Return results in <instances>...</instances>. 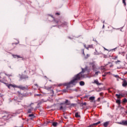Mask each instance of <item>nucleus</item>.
<instances>
[{
    "label": "nucleus",
    "mask_w": 127,
    "mask_h": 127,
    "mask_svg": "<svg viewBox=\"0 0 127 127\" xmlns=\"http://www.w3.org/2000/svg\"><path fill=\"white\" fill-rule=\"evenodd\" d=\"M86 71H88V66H86L85 68H82V71L79 73V74L81 73V75H83V77L80 78V80L82 79V78H85V75L84 74H83V73H85Z\"/></svg>",
    "instance_id": "f03ea898"
},
{
    "label": "nucleus",
    "mask_w": 127,
    "mask_h": 127,
    "mask_svg": "<svg viewBox=\"0 0 127 127\" xmlns=\"http://www.w3.org/2000/svg\"><path fill=\"white\" fill-rule=\"evenodd\" d=\"M126 113L127 114V112H126Z\"/></svg>",
    "instance_id": "13d9d810"
},
{
    "label": "nucleus",
    "mask_w": 127,
    "mask_h": 127,
    "mask_svg": "<svg viewBox=\"0 0 127 127\" xmlns=\"http://www.w3.org/2000/svg\"><path fill=\"white\" fill-rule=\"evenodd\" d=\"M98 100H100V98H98Z\"/></svg>",
    "instance_id": "4d7b16f0"
},
{
    "label": "nucleus",
    "mask_w": 127,
    "mask_h": 127,
    "mask_svg": "<svg viewBox=\"0 0 127 127\" xmlns=\"http://www.w3.org/2000/svg\"><path fill=\"white\" fill-rule=\"evenodd\" d=\"M104 49H105V50H107V49H106V48H104Z\"/></svg>",
    "instance_id": "5fc2aeb1"
},
{
    "label": "nucleus",
    "mask_w": 127,
    "mask_h": 127,
    "mask_svg": "<svg viewBox=\"0 0 127 127\" xmlns=\"http://www.w3.org/2000/svg\"><path fill=\"white\" fill-rule=\"evenodd\" d=\"M123 82H122V86L123 87H126L127 86V81L126 79H122Z\"/></svg>",
    "instance_id": "0eeeda50"
},
{
    "label": "nucleus",
    "mask_w": 127,
    "mask_h": 127,
    "mask_svg": "<svg viewBox=\"0 0 127 127\" xmlns=\"http://www.w3.org/2000/svg\"><path fill=\"white\" fill-rule=\"evenodd\" d=\"M108 72H105V73L102 75V77H106L108 75Z\"/></svg>",
    "instance_id": "bb28decb"
},
{
    "label": "nucleus",
    "mask_w": 127,
    "mask_h": 127,
    "mask_svg": "<svg viewBox=\"0 0 127 127\" xmlns=\"http://www.w3.org/2000/svg\"><path fill=\"white\" fill-rule=\"evenodd\" d=\"M56 14L57 15H60V13H58V12L56 13Z\"/></svg>",
    "instance_id": "ea45409f"
},
{
    "label": "nucleus",
    "mask_w": 127,
    "mask_h": 127,
    "mask_svg": "<svg viewBox=\"0 0 127 127\" xmlns=\"http://www.w3.org/2000/svg\"><path fill=\"white\" fill-rule=\"evenodd\" d=\"M93 45H89L86 48V49H87V50H89V48H93Z\"/></svg>",
    "instance_id": "ddd939ff"
},
{
    "label": "nucleus",
    "mask_w": 127,
    "mask_h": 127,
    "mask_svg": "<svg viewBox=\"0 0 127 127\" xmlns=\"http://www.w3.org/2000/svg\"><path fill=\"white\" fill-rule=\"evenodd\" d=\"M92 83L93 84H96V85H97V86H100L102 85V83L99 82V81L98 80V79L95 80L94 82H93Z\"/></svg>",
    "instance_id": "6e6552de"
},
{
    "label": "nucleus",
    "mask_w": 127,
    "mask_h": 127,
    "mask_svg": "<svg viewBox=\"0 0 127 127\" xmlns=\"http://www.w3.org/2000/svg\"><path fill=\"white\" fill-rule=\"evenodd\" d=\"M113 64L110 65V68H111V67H113Z\"/></svg>",
    "instance_id": "a18cd8bd"
},
{
    "label": "nucleus",
    "mask_w": 127,
    "mask_h": 127,
    "mask_svg": "<svg viewBox=\"0 0 127 127\" xmlns=\"http://www.w3.org/2000/svg\"><path fill=\"white\" fill-rule=\"evenodd\" d=\"M102 91V89L99 88L98 90H97V92H101Z\"/></svg>",
    "instance_id": "f704fd0d"
},
{
    "label": "nucleus",
    "mask_w": 127,
    "mask_h": 127,
    "mask_svg": "<svg viewBox=\"0 0 127 127\" xmlns=\"http://www.w3.org/2000/svg\"><path fill=\"white\" fill-rule=\"evenodd\" d=\"M113 60H117L118 59V56L113 58Z\"/></svg>",
    "instance_id": "7c9ffc66"
},
{
    "label": "nucleus",
    "mask_w": 127,
    "mask_h": 127,
    "mask_svg": "<svg viewBox=\"0 0 127 127\" xmlns=\"http://www.w3.org/2000/svg\"><path fill=\"white\" fill-rule=\"evenodd\" d=\"M64 104H66L67 106H70V105H71V102L66 99L64 102Z\"/></svg>",
    "instance_id": "9b49d317"
},
{
    "label": "nucleus",
    "mask_w": 127,
    "mask_h": 127,
    "mask_svg": "<svg viewBox=\"0 0 127 127\" xmlns=\"http://www.w3.org/2000/svg\"><path fill=\"white\" fill-rule=\"evenodd\" d=\"M54 21H55V22H56V23H57V24H58V23H59V22H60V21L59 20L54 19Z\"/></svg>",
    "instance_id": "a878e982"
},
{
    "label": "nucleus",
    "mask_w": 127,
    "mask_h": 127,
    "mask_svg": "<svg viewBox=\"0 0 127 127\" xmlns=\"http://www.w3.org/2000/svg\"><path fill=\"white\" fill-rule=\"evenodd\" d=\"M103 94H104V93H103V92H101L100 93V96H103Z\"/></svg>",
    "instance_id": "a19ab883"
},
{
    "label": "nucleus",
    "mask_w": 127,
    "mask_h": 127,
    "mask_svg": "<svg viewBox=\"0 0 127 127\" xmlns=\"http://www.w3.org/2000/svg\"><path fill=\"white\" fill-rule=\"evenodd\" d=\"M123 103H127V99H126V98L123 99Z\"/></svg>",
    "instance_id": "c85d7f7f"
},
{
    "label": "nucleus",
    "mask_w": 127,
    "mask_h": 127,
    "mask_svg": "<svg viewBox=\"0 0 127 127\" xmlns=\"http://www.w3.org/2000/svg\"><path fill=\"white\" fill-rule=\"evenodd\" d=\"M96 52L94 53L95 55H99L100 54L96 50H95Z\"/></svg>",
    "instance_id": "cd10ccee"
},
{
    "label": "nucleus",
    "mask_w": 127,
    "mask_h": 127,
    "mask_svg": "<svg viewBox=\"0 0 127 127\" xmlns=\"http://www.w3.org/2000/svg\"><path fill=\"white\" fill-rule=\"evenodd\" d=\"M104 26H105V25H103V28H104Z\"/></svg>",
    "instance_id": "3c124183"
},
{
    "label": "nucleus",
    "mask_w": 127,
    "mask_h": 127,
    "mask_svg": "<svg viewBox=\"0 0 127 127\" xmlns=\"http://www.w3.org/2000/svg\"><path fill=\"white\" fill-rule=\"evenodd\" d=\"M123 3H124V5H127V3H126V0H123Z\"/></svg>",
    "instance_id": "c756f323"
},
{
    "label": "nucleus",
    "mask_w": 127,
    "mask_h": 127,
    "mask_svg": "<svg viewBox=\"0 0 127 127\" xmlns=\"http://www.w3.org/2000/svg\"><path fill=\"white\" fill-rule=\"evenodd\" d=\"M64 24H67V23H66V22H64Z\"/></svg>",
    "instance_id": "8fccbe9b"
},
{
    "label": "nucleus",
    "mask_w": 127,
    "mask_h": 127,
    "mask_svg": "<svg viewBox=\"0 0 127 127\" xmlns=\"http://www.w3.org/2000/svg\"><path fill=\"white\" fill-rule=\"evenodd\" d=\"M79 85L80 86H84L85 85V82L83 81H80Z\"/></svg>",
    "instance_id": "4468645a"
},
{
    "label": "nucleus",
    "mask_w": 127,
    "mask_h": 127,
    "mask_svg": "<svg viewBox=\"0 0 127 127\" xmlns=\"http://www.w3.org/2000/svg\"><path fill=\"white\" fill-rule=\"evenodd\" d=\"M98 69H100V70H105V66H101L100 67H98Z\"/></svg>",
    "instance_id": "393cba45"
},
{
    "label": "nucleus",
    "mask_w": 127,
    "mask_h": 127,
    "mask_svg": "<svg viewBox=\"0 0 127 127\" xmlns=\"http://www.w3.org/2000/svg\"><path fill=\"white\" fill-rule=\"evenodd\" d=\"M53 93H54V91L52 90Z\"/></svg>",
    "instance_id": "864d4df0"
},
{
    "label": "nucleus",
    "mask_w": 127,
    "mask_h": 127,
    "mask_svg": "<svg viewBox=\"0 0 127 127\" xmlns=\"http://www.w3.org/2000/svg\"><path fill=\"white\" fill-rule=\"evenodd\" d=\"M70 106H71V107H74V106H75L74 104H70Z\"/></svg>",
    "instance_id": "c9c22d12"
},
{
    "label": "nucleus",
    "mask_w": 127,
    "mask_h": 127,
    "mask_svg": "<svg viewBox=\"0 0 127 127\" xmlns=\"http://www.w3.org/2000/svg\"><path fill=\"white\" fill-rule=\"evenodd\" d=\"M116 96L117 97L118 99H121L122 97H121V94H116Z\"/></svg>",
    "instance_id": "aec40b11"
},
{
    "label": "nucleus",
    "mask_w": 127,
    "mask_h": 127,
    "mask_svg": "<svg viewBox=\"0 0 127 127\" xmlns=\"http://www.w3.org/2000/svg\"><path fill=\"white\" fill-rule=\"evenodd\" d=\"M89 100L90 101H94V100H95V97L91 96V97H89Z\"/></svg>",
    "instance_id": "6ab92c4d"
},
{
    "label": "nucleus",
    "mask_w": 127,
    "mask_h": 127,
    "mask_svg": "<svg viewBox=\"0 0 127 127\" xmlns=\"http://www.w3.org/2000/svg\"><path fill=\"white\" fill-rule=\"evenodd\" d=\"M100 124H101V122L99 121L98 122H97L96 123H94L92 125H90L88 127H94V126H98V125H100Z\"/></svg>",
    "instance_id": "9d476101"
},
{
    "label": "nucleus",
    "mask_w": 127,
    "mask_h": 127,
    "mask_svg": "<svg viewBox=\"0 0 127 127\" xmlns=\"http://www.w3.org/2000/svg\"><path fill=\"white\" fill-rule=\"evenodd\" d=\"M8 89H10V87H12V88H17V86L16 85H13L12 84H9L8 85H7Z\"/></svg>",
    "instance_id": "1a4fd4ad"
},
{
    "label": "nucleus",
    "mask_w": 127,
    "mask_h": 127,
    "mask_svg": "<svg viewBox=\"0 0 127 127\" xmlns=\"http://www.w3.org/2000/svg\"><path fill=\"white\" fill-rule=\"evenodd\" d=\"M116 103L118 105H121V100L120 99L116 100Z\"/></svg>",
    "instance_id": "4be33fe9"
},
{
    "label": "nucleus",
    "mask_w": 127,
    "mask_h": 127,
    "mask_svg": "<svg viewBox=\"0 0 127 127\" xmlns=\"http://www.w3.org/2000/svg\"><path fill=\"white\" fill-rule=\"evenodd\" d=\"M82 77H84V76L81 74V73H78L74 76V79L70 81V82L65 83L64 84V85L66 86V89H69V88H70V84H74V83H77V81H80Z\"/></svg>",
    "instance_id": "f257e3e1"
},
{
    "label": "nucleus",
    "mask_w": 127,
    "mask_h": 127,
    "mask_svg": "<svg viewBox=\"0 0 127 127\" xmlns=\"http://www.w3.org/2000/svg\"><path fill=\"white\" fill-rule=\"evenodd\" d=\"M57 125H58V123H57V122H54L53 123V127H57Z\"/></svg>",
    "instance_id": "412c9836"
},
{
    "label": "nucleus",
    "mask_w": 127,
    "mask_h": 127,
    "mask_svg": "<svg viewBox=\"0 0 127 127\" xmlns=\"http://www.w3.org/2000/svg\"><path fill=\"white\" fill-rule=\"evenodd\" d=\"M17 88H18V89H20V90H26V89H27V87H25V86H23L22 85H19L17 86Z\"/></svg>",
    "instance_id": "39448f33"
},
{
    "label": "nucleus",
    "mask_w": 127,
    "mask_h": 127,
    "mask_svg": "<svg viewBox=\"0 0 127 127\" xmlns=\"http://www.w3.org/2000/svg\"><path fill=\"white\" fill-rule=\"evenodd\" d=\"M61 86H62V84H60L58 85V87H61Z\"/></svg>",
    "instance_id": "37998d69"
},
{
    "label": "nucleus",
    "mask_w": 127,
    "mask_h": 127,
    "mask_svg": "<svg viewBox=\"0 0 127 127\" xmlns=\"http://www.w3.org/2000/svg\"><path fill=\"white\" fill-rule=\"evenodd\" d=\"M63 110V106H61L60 108V111H62Z\"/></svg>",
    "instance_id": "473e14b6"
},
{
    "label": "nucleus",
    "mask_w": 127,
    "mask_h": 127,
    "mask_svg": "<svg viewBox=\"0 0 127 127\" xmlns=\"http://www.w3.org/2000/svg\"><path fill=\"white\" fill-rule=\"evenodd\" d=\"M64 119H67V117H64Z\"/></svg>",
    "instance_id": "09e8293b"
},
{
    "label": "nucleus",
    "mask_w": 127,
    "mask_h": 127,
    "mask_svg": "<svg viewBox=\"0 0 127 127\" xmlns=\"http://www.w3.org/2000/svg\"><path fill=\"white\" fill-rule=\"evenodd\" d=\"M13 57H14V58H16L17 57L16 55H13Z\"/></svg>",
    "instance_id": "79ce46f5"
},
{
    "label": "nucleus",
    "mask_w": 127,
    "mask_h": 127,
    "mask_svg": "<svg viewBox=\"0 0 127 127\" xmlns=\"http://www.w3.org/2000/svg\"><path fill=\"white\" fill-rule=\"evenodd\" d=\"M29 118H31V120H32L33 119H34V118H35V116H34V114H33L29 115Z\"/></svg>",
    "instance_id": "f8f14e48"
},
{
    "label": "nucleus",
    "mask_w": 127,
    "mask_h": 127,
    "mask_svg": "<svg viewBox=\"0 0 127 127\" xmlns=\"http://www.w3.org/2000/svg\"><path fill=\"white\" fill-rule=\"evenodd\" d=\"M90 65H92V70H93V71H97V69H99V68H97V66H96L95 62L90 63Z\"/></svg>",
    "instance_id": "7ed1b4c3"
},
{
    "label": "nucleus",
    "mask_w": 127,
    "mask_h": 127,
    "mask_svg": "<svg viewBox=\"0 0 127 127\" xmlns=\"http://www.w3.org/2000/svg\"><path fill=\"white\" fill-rule=\"evenodd\" d=\"M119 125H122V126H127V121H123L122 122H118Z\"/></svg>",
    "instance_id": "423d86ee"
},
{
    "label": "nucleus",
    "mask_w": 127,
    "mask_h": 127,
    "mask_svg": "<svg viewBox=\"0 0 127 127\" xmlns=\"http://www.w3.org/2000/svg\"><path fill=\"white\" fill-rule=\"evenodd\" d=\"M15 56H17V58H22V57L18 55Z\"/></svg>",
    "instance_id": "e433bc0d"
},
{
    "label": "nucleus",
    "mask_w": 127,
    "mask_h": 127,
    "mask_svg": "<svg viewBox=\"0 0 127 127\" xmlns=\"http://www.w3.org/2000/svg\"><path fill=\"white\" fill-rule=\"evenodd\" d=\"M75 118H80L81 116L79 115V113L78 112L75 113Z\"/></svg>",
    "instance_id": "dca6fc26"
},
{
    "label": "nucleus",
    "mask_w": 127,
    "mask_h": 127,
    "mask_svg": "<svg viewBox=\"0 0 127 127\" xmlns=\"http://www.w3.org/2000/svg\"><path fill=\"white\" fill-rule=\"evenodd\" d=\"M36 96H41V94H36Z\"/></svg>",
    "instance_id": "49530a36"
},
{
    "label": "nucleus",
    "mask_w": 127,
    "mask_h": 127,
    "mask_svg": "<svg viewBox=\"0 0 127 127\" xmlns=\"http://www.w3.org/2000/svg\"><path fill=\"white\" fill-rule=\"evenodd\" d=\"M121 63V61L118 60L117 61L115 62V64H118V63Z\"/></svg>",
    "instance_id": "2f4dec72"
},
{
    "label": "nucleus",
    "mask_w": 127,
    "mask_h": 127,
    "mask_svg": "<svg viewBox=\"0 0 127 127\" xmlns=\"http://www.w3.org/2000/svg\"><path fill=\"white\" fill-rule=\"evenodd\" d=\"M33 103H32V104H31L30 105V106H31V105H32Z\"/></svg>",
    "instance_id": "603ef678"
},
{
    "label": "nucleus",
    "mask_w": 127,
    "mask_h": 127,
    "mask_svg": "<svg viewBox=\"0 0 127 127\" xmlns=\"http://www.w3.org/2000/svg\"><path fill=\"white\" fill-rule=\"evenodd\" d=\"M83 106H87V103L84 102L80 104V107H83Z\"/></svg>",
    "instance_id": "a211bd4d"
},
{
    "label": "nucleus",
    "mask_w": 127,
    "mask_h": 127,
    "mask_svg": "<svg viewBox=\"0 0 127 127\" xmlns=\"http://www.w3.org/2000/svg\"><path fill=\"white\" fill-rule=\"evenodd\" d=\"M14 99L15 101H17V102H20L19 99H16L15 98H14Z\"/></svg>",
    "instance_id": "72a5a7b5"
},
{
    "label": "nucleus",
    "mask_w": 127,
    "mask_h": 127,
    "mask_svg": "<svg viewBox=\"0 0 127 127\" xmlns=\"http://www.w3.org/2000/svg\"><path fill=\"white\" fill-rule=\"evenodd\" d=\"M33 110V108H31V109H28V114H31V112H32Z\"/></svg>",
    "instance_id": "2eb2a0df"
},
{
    "label": "nucleus",
    "mask_w": 127,
    "mask_h": 127,
    "mask_svg": "<svg viewBox=\"0 0 127 127\" xmlns=\"http://www.w3.org/2000/svg\"><path fill=\"white\" fill-rule=\"evenodd\" d=\"M13 44H14V43H13V44H12V45H13Z\"/></svg>",
    "instance_id": "6e6d98bb"
},
{
    "label": "nucleus",
    "mask_w": 127,
    "mask_h": 127,
    "mask_svg": "<svg viewBox=\"0 0 127 127\" xmlns=\"http://www.w3.org/2000/svg\"><path fill=\"white\" fill-rule=\"evenodd\" d=\"M63 92H64V93H66V92H67V90L66 89H64Z\"/></svg>",
    "instance_id": "4c0bfd02"
},
{
    "label": "nucleus",
    "mask_w": 127,
    "mask_h": 127,
    "mask_svg": "<svg viewBox=\"0 0 127 127\" xmlns=\"http://www.w3.org/2000/svg\"><path fill=\"white\" fill-rule=\"evenodd\" d=\"M84 46L85 48H86L87 47H86V45H84Z\"/></svg>",
    "instance_id": "de8ad7c7"
},
{
    "label": "nucleus",
    "mask_w": 127,
    "mask_h": 127,
    "mask_svg": "<svg viewBox=\"0 0 127 127\" xmlns=\"http://www.w3.org/2000/svg\"><path fill=\"white\" fill-rule=\"evenodd\" d=\"M47 89H48V90H51V87H48V88H47Z\"/></svg>",
    "instance_id": "c03bdc74"
},
{
    "label": "nucleus",
    "mask_w": 127,
    "mask_h": 127,
    "mask_svg": "<svg viewBox=\"0 0 127 127\" xmlns=\"http://www.w3.org/2000/svg\"><path fill=\"white\" fill-rule=\"evenodd\" d=\"M113 77H115V78H117V79H118V78H120V76L118 74H116V75L113 74Z\"/></svg>",
    "instance_id": "b1692460"
},
{
    "label": "nucleus",
    "mask_w": 127,
    "mask_h": 127,
    "mask_svg": "<svg viewBox=\"0 0 127 127\" xmlns=\"http://www.w3.org/2000/svg\"><path fill=\"white\" fill-rule=\"evenodd\" d=\"M81 52H82V54L83 56H84L85 59H88L89 57H90V54H88L86 56H85V52H84V49H81Z\"/></svg>",
    "instance_id": "20e7f679"
},
{
    "label": "nucleus",
    "mask_w": 127,
    "mask_h": 127,
    "mask_svg": "<svg viewBox=\"0 0 127 127\" xmlns=\"http://www.w3.org/2000/svg\"><path fill=\"white\" fill-rule=\"evenodd\" d=\"M104 127H107L109 126V122H105L103 124Z\"/></svg>",
    "instance_id": "f3484780"
},
{
    "label": "nucleus",
    "mask_w": 127,
    "mask_h": 127,
    "mask_svg": "<svg viewBox=\"0 0 127 127\" xmlns=\"http://www.w3.org/2000/svg\"><path fill=\"white\" fill-rule=\"evenodd\" d=\"M60 106H62V105H65V103H61L60 104Z\"/></svg>",
    "instance_id": "58836bf2"
},
{
    "label": "nucleus",
    "mask_w": 127,
    "mask_h": 127,
    "mask_svg": "<svg viewBox=\"0 0 127 127\" xmlns=\"http://www.w3.org/2000/svg\"><path fill=\"white\" fill-rule=\"evenodd\" d=\"M101 73V72H100V71H96L95 73V76H98V75H99V73Z\"/></svg>",
    "instance_id": "5701e85b"
}]
</instances>
